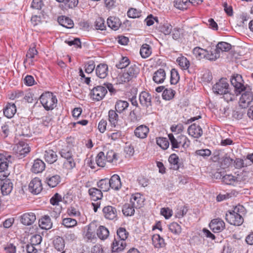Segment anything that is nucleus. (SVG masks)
<instances>
[{
    "mask_svg": "<svg viewBox=\"0 0 253 253\" xmlns=\"http://www.w3.org/2000/svg\"><path fill=\"white\" fill-rule=\"evenodd\" d=\"M128 105L127 101L118 100L115 104V110L118 113H121L128 107Z\"/></svg>",
    "mask_w": 253,
    "mask_h": 253,
    "instance_id": "nucleus-42",
    "label": "nucleus"
},
{
    "mask_svg": "<svg viewBox=\"0 0 253 253\" xmlns=\"http://www.w3.org/2000/svg\"><path fill=\"white\" fill-rule=\"evenodd\" d=\"M231 45L230 44L226 42H220L216 46L215 48L220 54L221 52H227L230 50Z\"/></svg>",
    "mask_w": 253,
    "mask_h": 253,
    "instance_id": "nucleus-39",
    "label": "nucleus"
},
{
    "mask_svg": "<svg viewBox=\"0 0 253 253\" xmlns=\"http://www.w3.org/2000/svg\"><path fill=\"white\" fill-rule=\"evenodd\" d=\"M170 141L172 148H178L179 147V145L178 141V136L177 138H175L172 133H170L168 135Z\"/></svg>",
    "mask_w": 253,
    "mask_h": 253,
    "instance_id": "nucleus-62",
    "label": "nucleus"
},
{
    "mask_svg": "<svg viewBox=\"0 0 253 253\" xmlns=\"http://www.w3.org/2000/svg\"><path fill=\"white\" fill-rule=\"evenodd\" d=\"M210 229L213 232H219L225 228V223L220 218H216L212 220L209 224Z\"/></svg>",
    "mask_w": 253,
    "mask_h": 253,
    "instance_id": "nucleus-13",
    "label": "nucleus"
},
{
    "mask_svg": "<svg viewBox=\"0 0 253 253\" xmlns=\"http://www.w3.org/2000/svg\"><path fill=\"white\" fill-rule=\"evenodd\" d=\"M29 191L34 194H39L42 189L41 180L40 178L36 177L33 179L29 185Z\"/></svg>",
    "mask_w": 253,
    "mask_h": 253,
    "instance_id": "nucleus-11",
    "label": "nucleus"
},
{
    "mask_svg": "<svg viewBox=\"0 0 253 253\" xmlns=\"http://www.w3.org/2000/svg\"><path fill=\"white\" fill-rule=\"evenodd\" d=\"M13 150L19 159H22L30 152V148L26 142L21 141L14 146Z\"/></svg>",
    "mask_w": 253,
    "mask_h": 253,
    "instance_id": "nucleus-5",
    "label": "nucleus"
},
{
    "mask_svg": "<svg viewBox=\"0 0 253 253\" xmlns=\"http://www.w3.org/2000/svg\"><path fill=\"white\" fill-rule=\"evenodd\" d=\"M95 229L96 226L94 223L88 225L87 231L84 235V239L87 242H92L95 239Z\"/></svg>",
    "mask_w": 253,
    "mask_h": 253,
    "instance_id": "nucleus-18",
    "label": "nucleus"
},
{
    "mask_svg": "<svg viewBox=\"0 0 253 253\" xmlns=\"http://www.w3.org/2000/svg\"><path fill=\"white\" fill-rule=\"evenodd\" d=\"M139 100L143 107L148 108L152 105V96L146 91H142L140 93Z\"/></svg>",
    "mask_w": 253,
    "mask_h": 253,
    "instance_id": "nucleus-14",
    "label": "nucleus"
},
{
    "mask_svg": "<svg viewBox=\"0 0 253 253\" xmlns=\"http://www.w3.org/2000/svg\"><path fill=\"white\" fill-rule=\"evenodd\" d=\"M178 141L179 146H182L184 148L188 147L190 144V141L186 136L183 135L178 136Z\"/></svg>",
    "mask_w": 253,
    "mask_h": 253,
    "instance_id": "nucleus-48",
    "label": "nucleus"
},
{
    "mask_svg": "<svg viewBox=\"0 0 253 253\" xmlns=\"http://www.w3.org/2000/svg\"><path fill=\"white\" fill-rule=\"evenodd\" d=\"M126 246V243L125 241L115 238L112 245V252H121L125 249Z\"/></svg>",
    "mask_w": 253,
    "mask_h": 253,
    "instance_id": "nucleus-17",
    "label": "nucleus"
},
{
    "mask_svg": "<svg viewBox=\"0 0 253 253\" xmlns=\"http://www.w3.org/2000/svg\"><path fill=\"white\" fill-rule=\"evenodd\" d=\"M95 67L94 62L92 60L89 61L85 65V72L88 74L91 73L94 70Z\"/></svg>",
    "mask_w": 253,
    "mask_h": 253,
    "instance_id": "nucleus-61",
    "label": "nucleus"
},
{
    "mask_svg": "<svg viewBox=\"0 0 253 253\" xmlns=\"http://www.w3.org/2000/svg\"><path fill=\"white\" fill-rule=\"evenodd\" d=\"M58 22L63 27L67 28H71L73 27L74 23L69 18L62 16L58 18Z\"/></svg>",
    "mask_w": 253,
    "mask_h": 253,
    "instance_id": "nucleus-37",
    "label": "nucleus"
},
{
    "mask_svg": "<svg viewBox=\"0 0 253 253\" xmlns=\"http://www.w3.org/2000/svg\"><path fill=\"white\" fill-rule=\"evenodd\" d=\"M222 181L226 184L235 185L238 180L237 178L231 174H226L222 177Z\"/></svg>",
    "mask_w": 253,
    "mask_h": 253,
    "instance_id": "nucleus-38",
    "label": "nucleus"
},
{
    "mask_svg": "<svg viewBox=\"0 0 253 253\" xmlns=\"http://www.w3.org/2000/svg\"><path fill=\"white\" fill-rule=\"evenodd\" d=\"M240 208H243V207H237L234 211H230L228 213L226 214L225 219L230 224L239 226L243 222V218L242 215L237 212Z\"/></svg>",
    "mask_w": 253,
    "mask_h": 253,
    "instance_id": "nucleus-3",
    "label": "nucleus"
},
{
    "mask_svg": "<svg viewBox=\"0 0 253 253\" xmlns=\"http://www.w3.org/2000/svg\"><path fill=\"white\" fill-rule=\"evenodd\" d=\"M46 181L47 184L51 187H55L60 181V177L58 175H54L47 177Z\"/></svg>",
    "mask_w": 253,
    "mask_h": 253,
    "instance_id": "nucleus-36",
    "label": "nucleus"
},
{
    "mask_svg": "<svg viewBox=\"0 0 253 253\" xmlns=\"http://www.w3.org/2000/svg\"><path fill=\"white\" fill-rule=\"evenodd\" d=\"M188 0H175L174 6L180 10L186 9L188 7Z\"/></svg>",
    "mask_w": 253,
    "mask_h": 253,
    "instance_id": "nucleus-46",
    "label": "nucleus"
},
{
    "mask_svg": "<svg viewBox=\"0 0 253 253\" xmlns=\"http://www.w3.org/2000/svg\"><path fill=\"white\" fill-rule=\"evenodd\" d=\"M188 134L192 137L198 138L203 134V130L199 125L195 123L192 124L188 128Z\"/></svg>",
    "mask_w": 253,
    "mask_h": 253,
    "instance_id": "nucleus-15",
    "label": "nucleus"
},
{
    "mask_svg": "<svg viewBox=\"0 0 253 253\" xmlns=\"http://www.w3.org/2000/svg\"><path fill=\"white\" fill-rule=\"evenodd\" d=\"M149 128L146 126L141 125L136 127L134 130L135 136L140 138H144L149 132Z\"/></svg>",
    "mask_w": 253,
    "mask_h": 253,
    "instance_id": "nucleus-24",
    "label": "nucleus"
},
{
    "mask_svg": "<svg viewBox=\"0 0 253 253\" xmlns=\"http://www.w3.org/2000/svg\"><path fill=\"white\" fill-rule=\"evenodd\" d=\"M244 91L245 92L241 95L239 104L240 107L246 108L253 101V93L250 88H246Z\"/></svg>",
    "mask_w": 253,
    "mask_h": 253,
    "instance_id": "nucleus-7",
    "label": "nucleus"
},
{
    "mask_svg": "<svg viewBox=\"0 0 253 253\" xmlns=\"http://www.w3.org/2000/svg\"><path fill=\"white\" fill-rule=\"evenodd\" d=\"M130 63L128 58L126 57H123L118 64L116 66L118 69H123L126 67Z\"/></svg>",
    "mask_w": 253,
    "mask_h": 253,
    "instance_id": "nucleus-58",
    "label": "nucleus"
},
{
    "mask_svg": "<svg viewBox=\"0 0 253 253\" xmlns=\"http://www.w3.org/2000/svg\"><path fill=\"white\" fill-rule=\"evenodd\" d=\"M169 230L175 234H179L181 232L180 226L176 222H172L169 225Z\"/></svg>",
    "mask_w": 253,
    "mask_h": 253,
    "instance_id": "nucleus-56",
    "label": "nucleus"
},
{
    "mask_svg": "<svg viewBox=\"0 0 253 253\" xmlns=\"http://www.w3.org/2000/svg\"><path fill=\"white\" fill-rule=\"evenodd\" d=\"M16 112V106L14 103H8L3 109V114L8 118H11Z\"/></svg>",
    "mask_w": 253,
    "mask_h": 253,
    "instance_id": "nucleus-27",
    "label": "nucleus"
},
{
    "mask_svg": "<svg viewBox=\"0 0 253 253\" xmlns=\"http://www.w3.org/2000/svg\"><path fill=\"white\" fill-rule=\"evenodd\" d=\"M96 234L100 239L104 240L108 237L109 232L105 226H100L97 229Z\"/></svg>",
    "mask_w": 253,
    "mask_h": 253,
    "instance_id": "nucleus-34",
    "label": "nucleus"
},
{
    "mask_svg": "<svg viewBox=\"0 0 253 253\" xmlns=\"http://www.w3.org/2000/svg\"><path fill=\"white\" fill-rule=\"evenodd\" d=\"M40 101L45 110H50L55 107L57 100L53 93L45 92L41 95Z\"/></svg>",
    "mask_w": 253,
    "mask_h": 253,
    "instance_id": "nucleus-1",
    "label": "nucleus"
},
{
    "mask_svg": "<svg viewBox=\"0 0 253 253\" xmlns=\"http://www.w3.org/2000/svg\"><path fill=\"white\" fill-rule=\"evenodd\" d=\"M62 224L67 228H72L77 224V221L71 218H65L62 220Z\"/></svg>",
    "mask_w": 253,
    "mask_h": 253,
    "instance_id": "nucleus-52",
    "label": "nucleus"
},
{
    "mask_svg": "<svg viewBox=\"0 0 253 253\" xmlns=\"http://www.w3.org/2000/svg\"><path fill=\"white\" fill-rule=\"evenodd\" d=\"M245 109L240 106L236 107L233 111L232 117L236 120H241L245 113Z\"/></svg>",
    "mask_w": 253,
    "mask_h": 253,
    "instance_id": "nucleus-45",
    "label": "nucleus"
},
{
    "mask_svg": "<svg viewBox=\"0 0 253 253\" xmlns=\"http://www.w3.org/2000/svg\"><path fill=\"white\" fill-rule=\"evenodd\" d=\"M193 53L197 58L200 59L205 57L206 50L196 47L193 49Z\"/></svg>",
    "mask_w": 253,
    "mask_h": 253,
    "instance_id": "nucleus-54",
    "label": "nucleus"
},
{
    "mask_svg": "<svg viewBox=\"0 0 253 253\" xmlns=\"http://www.w3.org/2000/svg\"><path fill=\"white\" fill-rule=\"evenodd\" d=\"M14 159L8 153L0 154V173L6 171L9 164L11 163Z\"/></svg>",
    "mask_w": 253,
    "mask_h": 253,
    "instance_id": "nucleus-9",
    "label": "nucleus"
},
{
    "mask_svg": "<svg viewBox=\"0 0 253 253\" xmlns=\"http://www.w3.org/2000/svg\"><path fill=\"white\" fill-rule=\"evenodd\" d=\"M104 153L103 152H100L96 157L95 161L97 165L101 167H103L105 165V160L104 159Z\"/></svg>",
    "mask_w": 253,
    "mask_h": 253,
    "instance_id": "nucleus-55",
    "label": "nucleus"
},
{
    "mask_svg": "<svg viewBox=\"0 0 253 253\" xmlns=\"http://www.w3.org/2000/svg\"><path fill=\"white\" fill-rule=\"evenodd\" d=\"M60 154L62 158L66 159L64 162V166L67 169H72L75 167L76 163L73 158L72 152L68 146L62 148Z\"/></svg>",
    "mask_w": 253,
    "mask_h": 253,
    "instance_id": "nucleus-2",
    "label": "nucleus"
},
{
    "mask_svg": "<svg viewBox=\"0 0 253 253\" xmlns=\"http://www.w3.org/2000/svg\"><path fill=\"white\" fill-rule=\"evenodd\" d=\"M36 216L33 212L25 213L21 216V222L24 225H31L35 221Z\"/></svg>",
    "mask_w": 253,
    "mask_h": 253,
    "instance_id": "nucleus-16",
    "label": "nucleus"
},
{
    "mask_svg": "<svg viewBox=\"0 0 253 253\" xmlns=\"http://www.w3.org/2000/svg\"><path fill=\"white\" fill-rule=\"evenodd\" d=\"M39 226L43 229L48 230L51 228L52 223L50 218L48 215H44L39 220Z\"/></svg>",
    "mask_w": 253,
    "mask_h": 253,
    "instance_id": "nucleus-30",
    "label": "nucleus"
},
{
    "mask_svg": "<svg viewBox=\"0 0 253 253\" xmlns=\"http://www.w3.org/2000/svg\"><path fill=\"white\" fill-rule=\"evenodd\" d=\"M230 89L229 85L226 79H221L212 86V90L215 94L222 95Z\"/></svg>",
    "mask_w": 253,
    "mask_h": 253,
    "instance_id": "nucleus-6",
    "label": "nucleus"
},
{
    "mask_svg": "<svg viewBox=\"0 0 253 253\" xmlns=\"http://www.w3.org/2000/svg\"><path fill=\"white\" fill-rule=\"evenodd\" d=\"M135 208L130 203L125 204L122 208V211L125 216H131L134 214Z\"/></svg>",
    "mask_w": 253,
    "mask_h": 253,
    "instance_id": "nucleus-35",
    "label": "nucleus"
},
{
    "mask_svg": "<svg viewBox=\"0 0 253 253\" xmlns=\"http://www.w3.org/2000/svg\"><path fill=\"white\" fill-rule=\"evenodd\" d=\"M157 144L163 149H167L169 146V142L166 138L160 137L157 139Z\"/></svg>",
    "mask_w": 253,
    "mask_h": 253,
    "instance_id": "nucleus-57",
    "label": "nucleus"
},
{
    "mask_svg": "<svg viewBox=\"0 0 253 253\" xmlns=\"http://www.w3.org/2000/svg\"><path fill=\"white\" fill-rule=\"evenodd\" d=\"M110 188L112 189L118 190L122 187V183L120 176L117 174H114L109 180Z\"/></svg>",
    "mask_w": 253,
    "mask_h": 253,
    "instance_id": "nucleus-21",
    "label": "nucleus"
},
{
    "mask_svg": "<svg viewBox=\"0 0 253 253\" xmlns=\"http://www.w3.org/2000/svg\"><path fill=\"white\" fill-rule=\"evenodd\" d=\"M128 234V232L123 227H120L117 231L118 238L125 241L127 238Z\"/></svg>",
    "mask_w": 253,
    "mask_h": 253,
    "instance_id": "nucleus-49",
    "label": "nucleus"
},
{
    "mask_svg": "<svg viewBox=\"0 0 253 253\" xmlns=\"http://www.w3.org/2000/svg\"><path fill=\"white\" fill-rule=\"evenodd\" d=\"M17 245V241L16 239H11L6 244L4 245V250L6 253H15Z\"/></svg>",
    "mask_w": 253,
    "mask_h": 253,
    "instance_id": "nucleus-20",
    "label": "nucleus"
},
{
    "mask_svg": "<svg viewBox=\"0 0 253 253\" xmlns=\"http://www.w3.org/2000/svg\"><path fill=\"white\" fill-rule=\"evenodd\" d=\"M88 193L92 200L96 201L101 199L103 197L101 190L96 188H91L88 190Z\"/></svg>",
    "mask_w": 253,
    "mask_h": 253,
    "instance_id": "nucleus-31",
    "label": "nucleus"
},
{
    "mask_svg": "<svg viewBox=\"0 0 253 253\" xmlns=\"http://www.w3.org/2000/svg\"><path fill=\"white\" fill-rule=\"evenodd\" d=\"M172 29V26L169 24L167 23L161 27V31L165 35H169L171 33Z\"/></svg>",
    "mask_w": 253,
    "mask_h": 253,
    "instance_id": "nucleus-63",
    "label": "nucleus"
},
{
    "mask_svg": "<svg viewBox=\"0 0 253 253\" xmlns=\"http://www.w3.org/2000/svg\"><path fill=\"white\" fill-rule=\"evenodd\" d=\"M220 54L214 48H211V50L210 51H208L206 50V53L205 58L209 60H215L216 59L218 58Z\"/></svg>",
    "mask_w": 253,
    "mask_h": 253,
    "instance_id": "nucleus-41",
    "label": "nucleus"
},
{
    "mask_svg": "<svg viewBox=\"0 0 253 253\" xmlns=\"http://www.w3.org/2000/svg\"><path fill=\"white\" fill-rule=\"evenodd\" d=\"M179 80V76L177 70L172 69L171 70L170 83L172 84H175Z\"/></svg>",
    "mask_w": 253,
    "mask_h": 253,
    "instance_id": "nucleus-59",
    "label": "nucleus"
},
{
    "mask_svg": "<svg viewBox=\"0 0 253 253\" xmlns=\"http://www.w3.org/2000/svg\"><path fill=\"white\" fill-rule=\"evenodd\" d=\"M107 92L106 87L98 85L94 87L91 91V96L93 99L97 101L102 99Z\"/></svg>",
    "mask_w": 253,
    "mask_h": 253,
    "instance_id": "nucleus-10",
    "label": "nucleus"
},
{
    "mask_svg": "<svg viewBox=\"0 0 253 253\" xmlns=\"http://www.w3.org/2000/svg\"><path fill=\"white\" fill-rule=\"evenodd\" d=\"M103 213L104 217L109 220H115L117 218V211L116 208L107 206L103 209Z\"/></svg>",
    "mask_w": 253,
    "mask_h": 253,
    "instance_id": "nucleus-12",
    "label": "nucleus"
},
{
    "mask_svg": "<svg viewBox=\"0 0 253 253\" xmlns=\"http://www.w3.org/2000/svg\"><path fill=\"white\" fill-rule=\"evenodd\" d=\"M151 48L150 46L147 44H144L140 50V54L143 58L148 57L151 54Z\"/></svg>",
    "mask_w": 253,
    "mask_h": 253,
    "instance_id": "nucleus-44",
    "label": "nucleus"
},
{
    "mask_svg": "<svg viewBox=\"0 0 253 253\" xmlns=\"http://www.w3.org/2000/svg\"><path fill=\"white\" fill-rule=\"evenodd\" d=\"M178 157L175 154H171L169 158V162L173 165L172 169H179L178 165Z\"/></svg>",
    "mask_w": 253,
    "mask_h": 253,
    "instance_id": "nucleus-50",
    "label": "nucleus"
},
{
    "mask_svg": "<svg viewBox=\"0 0 253 253\" xmlns=\"http://www.w3.org/2000/svg\"><path fill=\"white\" fill-rule=\"evenodd\" d=\"M166 79V72L163 69H159L154 73L153 81L159 84L164 82Z\"/></svg>",
    "mask_w": 253,
    "mask_h": 253,
    "instance_id": "nucleus-22",
    "label": "nucleus"
},
{
    "mask_svg": "<svg viewBox=\"0 0 253 253\" xmlns=\"http://www.w3.org/2000/svg\"><path fill=\"white\" fill-rule=\"evenodd\" d=\"M119 154L113 150H109L106 155V160L110 163L116 165L119 160Z\"/></svg>",
    "mask_w": 253,
    "mask_h": 253,
    "instance_id": "nucleus-33",
    "label": "nucleus"
},
{
    "mask_svg": "<svg viewBox=\"0 0 253 253\" xmlns=\"http://www.w3.org/2000/svg\"><path fill=\"white\" fill-rule=\"evenodd\" d=\"M175 91L171 88H166L163 93V98L166 100H169L173 98Z\"/></svg>",
    "mask_w": 253,
    "mask_h": 253,
    "instance_id": "nucleus-51",
    "label": "nucleus"
},
{
    "mask_svg": "<svg viewBox=\"0 0 253 253\" xmlns=\"http://www.w3.org/2000/svg\"><path fill=\"white\" fill-rule=\"evenodd\" d=\"M176 61L178 63V65L182 69H187L189 67V61L187 60V59L186 57L183 56L179 57L177 59Z\"/></svg>",
    "mask_w": 253,
    "mask_h": 253,
    "instance_id": "nucleus-47",
    "label": "nucleus"
},
{
    "mask_svg": "<svg viewBox=\"0 0 253 253\" xmlns=\"http://www.w3.org/2000/svg\"><path fill=\"white\" fill-rule=\"evenodd\" d=\"M143 200L139 193H135L131 196L129 203L136 209L140 208L143 204Z\"/></svg>",
    "mask_w": 253,
    "mask_h": 253,
    "instance_id": "nucleus-26",
    "label": "nucleus"
},
{
    "mask_svg": "<svg viewBox=\"0 0 253 253\" xmlns=\"http://www.w3.org/2000/svg\"><path fill=\"white\" fill-rule=\"evenodd\" d=\"M139 69L135 65H131L120 77L122 82L126 83L136 78Z\"/></svg>",
    "mask_w": 253,
    "mask_h": 253,
    "instance_id": "nucleus-4",
    "label": "nucleus"
},
{
    "mask_svg": "<svg viewBox=\"0 0 253 253\" xmlns=\"http://www.w3.org/2000/svg\"><path fill=\"white\" fill-rule=\"evenodd\" d=\"M42 241V237L39 234L32 236L30 239V243L35 246H38Z\"/></svg>",
    "mask_w": 253,
    "mask_h": 253,
    "instance_id": "nucleus-60",
    "label": "nucleus"
},
{
    "mask_svg": "<svg viewBox=\"0 0 253 253\" xmlns=\"http://www.w3.org/2000/svg\"><path fill=\"white\" fill-rule=\"evenodd\" d=\"M44 169L45 164L44 162L40 159H37L34 161L31 170L33 172L38 173L42 172Z\"/></svg>",
    "mask_w": 253,
    "mask_h": 253,
    "instance_id": "nucleus-28",
    "label": "nucleus"
},
{
    "mask_svg": "<svg viewBox=\"0 0 253 253\" xmlns=\"http://www.w3.org/2000/svg\"><path fill=\"white\" fill-rule=\"evenodd\" d=\"M233 160L226 156L221 159V166L223 169H226L233 165Z\"/></svg>",
    "mask_w": 253,
    "mask_h": 253,
    "instance_id": "nucleus-53",
    "label": "nucleus"
},
{
    "mask_svg": "<svg viewBox=\"0 0 253 253\" xmlns=\"http://www.w3.org/2000/svg\"><path fill=\"white\" fill-rule=\"evenodd\" d=\"M95 71L99 78L104 79L108 75V66L106 64H100L97 65Z\"/></svg>",
    "mask_w": 253,
    "mask_h": 253,
    "instance_id": "nucleus-25",
    "label": "nucleus"
},
{
    "mask_svg": "<svg viewBox=\"0 0 253 253\" xmlns=\"http://www.w3.org/2000/svg\"><path fill=\"white\" fill-rule=\"evenodd\" d=\"M107 24L110 28L116 31L120 27L121 22L118 18L111 16L107 19Z\"/></svg>",
    "mask_w": 253,
    "mask_h": 253,
    "instance_id": "nucleus-29",
    "label": "nucleus"
},
{
    "mask_svg": "<svg viewBox=\"0 0 253 253\" xmlns=\"http://www.w3.org/2000/svg\"><path fill=\"white\" fill-rule=\"evenodd\" d=\"M152 243L156 248H161L165 246L164 239L158 234H155L152 237Z\"/></svg>",
    "mask_w": 253,
    "mask_h": 253,
    "instance_id": "nucleus-32",
    "label": "nucleus"
},
{
    "mask_svg": "<svg viewBox=\"0 0 253 253\" xmlns=\"http://www.w3.org/2000/svg\"><path fill=\"white\" fill-rule=\"evenodd\" d=\"M13 189V183L9 179H5L2 181L1 185V194L3 195H8L9 194Z\"/></svg>",
    "mask_w": 253,
    "mask_h": 253,
    "instance_id": "nucleus-19",
    "label": "nucleus"
},
{
    "mask_svg": "<svg viewBox=\"0 0 253 253\" xmlns=\"http://www.w3.org/2000/svg\"><path fill=\"white\" fill-rule=\"evenodd\" d=\"M61 196L58 193H55L50 199V202L52 205H57L59 202L61 201Z\"/></svg>",
    "mask_w": 253,
    "mask_h": 253,
    "instance_id": "nucleus-64",
    "label": "nucleus"
},
{
    "mask_svg": "<svg viewBox=\"0 0 253 253\" xmlns=\"http://www.w3.org/2000/svg\"><path fill=\"white\" fill-rule=\"evenodd\" d=\"M109 121L111 124L116 126L119 120V116L116 110H110L108 112Z\"/></svg>",
    "mask_w": 253,
    "mask_h": 253,
    "instance_id": "nucleus-40",
    "label": "nucleus"
},
{
    "mask_svg": "<svg viewBox=\"0 0 253 253\" xmlns=\"http://www.w3.org/2000/svg\"><path fill=\"white\" fill-rule=\"evenodd\" d=\"M230 80L232 85L235 88V90L238 93H240L247 88L243 84L242 77L240 75H234Z\"/></svg>",
    "mask_w": 253,
    "mask_h": 253,
    "instance_id": "nucleus-8",
    "label": "nucleus"
},
{
    "mask_svg": "<svg viewBox=\"0 0 253 253\" xmlns=\"http://www.w3.org/2000/svg\"><path fill=\"white\" fill-rule=\"evenodd\" d=\"M97 186L100 188L99 190H101V191L104 192L108 191L110 188L109 179L104 178L100 180L97 182Z\"/></svg>",
    "mask_w": 253,
    "mask_h": 253,
    "instance_id": "nucleus-43",
    "label": "nucleus"
},
{
    "mask_svg": "<svg viewBox=\"0 0 253 253\" xmlns=\"http://www.w3.org/2000/svg\"><path fill=\"white\" fill-rule=\"evenodd\" d=\"M44 158L46 162L52 164L57 160V155L53 150L48 149L44 152Z\"/></svg>",
    "mask_w": 253,
    "mask_h": 253,
    "instance_id": "nucleus-23",
    "label": "nucleus"
}]
</instances>
